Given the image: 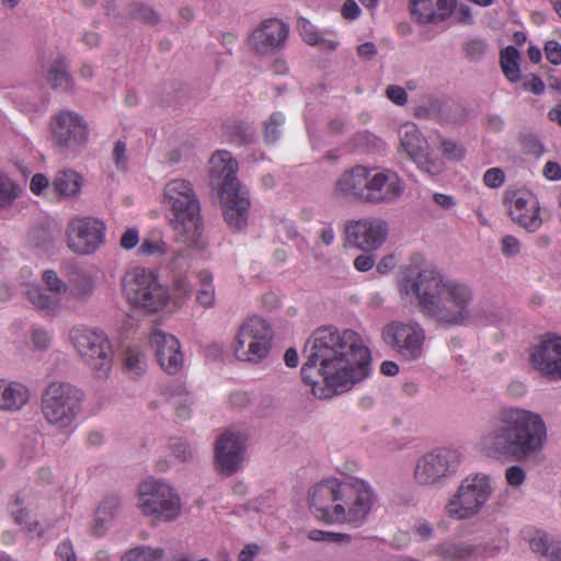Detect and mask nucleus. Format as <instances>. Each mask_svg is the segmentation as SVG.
<instances>
[{"mask_svg":"<svg viewBox=\"0 0 561 561\" xmlns=\"http://www.w3.org/2000/svg\"><path fill=\"white\" fill-rule=\"evenodd\" d=\"M302 380L319 399L351 390L370 371V353L353 330L321 327L305 345Z\"/></svg>","mask_w":561,"mask_h":561,"instance_id":"obj_1","label":"nucleus"},{"mask_svg":"<svg viewBox=\"0 0 561 561\" xmlns=\"http://www.w3.org/2000/svg\"><path fill=\"white\" fill-rule=\"evenodd\" d=\"M547 438L546 423L538 413L504 407L493 416L490 431L480 439V447L490 457L523 462L537 458Z\"/></svg>","mask_w":561,"mask_h":561,"instance_id":"obj_2","label":"nucleus"},{"mask_svg":"<svg viewBox=\"0 0 561 561\" xmlns=\"http://www.w3.org/2000/svg\"><path fill=\"white\" fill-rule=\"evenodd\" d=\"M414 296L425 317L444 328L466 325L472 318V289L465 283L448 279L435 266H425L400 288Z\"/></svg>","mask_w":561,"mask_h":561,"instance_id":"obj_3","label":"nucleus"},{"mask_svg":"<svg viewBox=\"0 0 561 561\" xmlns=\"http://www.w3.org/2000/svg\"><path fill=\"white\" fill-rule=\"evenodd\" d=\"M209 178L219 191L225 220L230 228L242 230L248 222L249 193L238 181V162L226 150L216 151L209 160Z\"/></svg>","mask_w":561,"mask_h":561,"instance_id":"obj_4","label":"nucleus"},{"mask_svg":"<svg viewBox=\"0 0 561 561\" xmlns=\"http://www.w3.org/2000/svg\"><path fill=\"white\" fill-rule=\"evenodd\" d=\"M164 202L172 209V225L178 239L188 245H199L203 226L199 203L191 182L170 181L164 186Z\"/></svg>","mask_w":561,"mask_h":561,"instance_id":"obj_5","label":"nucleus"},{"mask_svg":"<svg viewBox=\"0 0 561 561\" xmlns=\"http://www.w3.org/2000/svg\"><path fill=\"white\" fill-rule=\"evenodd\" d=\"M83 397V392L76 386L54 381L42 393V414L55 430L59 432L70 431L82 411Z\"/></svg>","mask_w":561,"mask_h":561,"instance_id":"obj_6","label":"nucleus"},{"mask_svg":"<svg viewBox=\"0 0 561 561\" xmlns=\"http://www.w3.org/2000/svg\"><path fill=\"white\" fill-rule=\"evenodd\" d=\"M137 507L153 522L170 523L180 516L182 503L171 484L150 478L138 485Z\"/></svg>","mask_w":561,"mask_h":561,"instance_id":"obj_7","label":"nucleus"},{"mask_svg":"<svg viewBox=\"0 0 561 561\" xmlns=\"http://www.w3.org/2000/svg\"><path fill=\"white\" fill-rule=\"evenodd\" d=\"M492 491L491 480L488 476L482 473L468 476L448 499L444 512L447 517L456 520L474 518L485 506Z\"/></svg>","mask_w":561,"mask_h":561,"instance_id":"obj_8","label":"nucleus"},{"mask_svg":"<svg viewBox=\"0 0 561 561\" xmlns=\"http://www.w3.org/2000/svg\"><path fill=\"white\" fill-rule=\"evenodd\" d=\"M461 460L462 455L457 448H433L416 459L413 479L421 486L440 485L456 474Z\"/></svg>","mask_w":561,"mask_h":561,"instance_id":"obj_9","label":"nucleus"},{"mask_svg":"<svg viewBox=\"0 0 561 561\" xmlns=\"http://www.w3.org/2000/svg\"><path fill=\"white\" fill-rule=\"evenodd\" d=\"M272 342L271 325L260 317H251L239 327L232 353L241 362L257 364L268 356Z\"/></svg>","mask_w":561,"mask_h":561,"instance_id":"obj_10","label":"nucleus"},{"mask_svg":"<svg viewBox=\"0 0 561 561\" xmlns=\"http://www.w3.org/2000/svg\"><path fill=\"white\" fill-rule=\"evenodd\" d=\"M126 299L135 307L156 312L164 308L170 299L168 289L157 276L144 267H135L123 280Z\"/></svg>","mask_w":561,"mask_h":561,"instance_id":"obj_11","label":"nucleus"},{"mask_svg":"<svg viewBox=\"0 0 561 561\" xmlns=\"http://www.w3.org/2000/svg\"><path fill=\"white\" fill-rule=\"evenodd\" d=\"M69 341L78 355L99 377H105L113 358L112 345L104 332L82 325L69 331Z\"/></svg>","mask_w":561,"mask_h":561,"instance_id":"obj_12","label":"nucleus"},{"mask_svg":"<svg viewBox=\"0 0 561 561\" xmlns=\"http://www.w3.org/2000/svg\"><path fill=\"white\" fill-rule=\"evenodd\" d=\"M381 339L407 362L417 360L424 354L425 330L413 319L390 321L382 328Z\"/></svg>","mask_w":561,"mask_h":561,"instance_id":"obj_13","label":"nucleus"},{"mask_svg":"<svg viewBox=\"0 0 561 561\" xmlns=\"http://www.w3.org/2000/svg\"><path fill=\"white\" fill-rule=\"evenodd\" d=\"M49 133L53 146L61 153H77L89 142L87 121L73 111L62 110L51 116Z\"/></svg>","mask_w":561,"mask_h":561,"instance_id":"obj_14","label":"nucleus"},{"mask_svg":"<svg viewBox=\"0 0 561 561\" xmlns=\"http://www.w3.org/2000/svg\"><path fill=\"white\" fill-rule=\"evenodd\" d=\"M340 504L335 511L339 524L362 526L367 519L375 501L371 488L362 480L340 482Z\"/></svg>","mask_w":561,"mask_h":561,"instance_id":"obj_15","label":"nucleus"},{"mask_svg":"<svg viewBox=\"0 0 561 561\" xmlns=\"http://www.w3.org/2000/svg\"><path fill=\"white\" fill-rule=\"evenodd\" d=\"M105 224L92 216L71 218L65 229L66 244L70 252L84 256L95 253L105 243Z\"/></svg>","mask_w":561,"mask_h":561,"instance_id":"obj_16","label":"nucleus"},{"mask_svg":"<svg viewBox=\"0 0 561 561\" xmlns=\"http://www.w3.org/2000/svg\"><path fill=\"white\" fill-rule=\"evenodd\" d=\"M388 231V224L381 218L348 220L344 226L345 244L365 252L375 251L385 243Z\"/></svg>","mask_w":561,"mask_h":561,"instance_id":"obj_17","label":"nucleus"},{"mask_svg":"<svg viewBox=\"0 0 561 561\" xmlns=\"http://www.w3.org/2000/svg\"><path fill=\"white\" fill-rule=\"evenodd\" d=\"M400 146L420 168L431 174H437L443 169V162L433 157L427 141L422 137L417 127L412 123L402 125L399 129Z\"/></svg>","mask_w":561,"mask_h":561,"instance_id":"obj_18","label":"nucleus"},{"mask_svg":"<svg viewBox=\"0 0 561 561\" xmlns=\"http://www.w3.org/2000/svg\"><path fill=\"white\" fill-rule=\"evenodd\" d=\"M404 191L405 183L394 171L389 169L370 170L366 203L371 205L393 204L403 195Z\"/></svg>","mask_w":561,"mask_h":561,"instance_id":"obj_19","label":"nucleus"},{"mask_svg":"<svg viewBox=\"0 0 561 561\" xmlns=\"http://www.w3.org/2000/svg\"><path fill=\"white\" fill-rule=\"evenodd\" d=\"M340 497V481L324 480L309 490V505L316 518L328 524H339L335 511Z\"/></svg>","mask_w":561,"mask_h":561,"instance_id":"obj_20","label":"nucleus"},{"mask_svg":"<svg viewBox=\"0 0 561 561\" xmlns=\"http://www.w3.org/2000/svg\"><path fill=\"white\" fill-rule=\"evenodd\" d=\"M244 437L240 433L226 431L217 438L215 444V466L218 472L231 476L242 463Z\"/></svg>","mask_w":561,"mask_h":561,"instance_id":"obj_21","label":"nucleus"},{"mask_svg":"<svg viewBox=\"0 0 561 561\" xmlns=\"http://www.w3.org/2000/svg\"><path fill=\"white\" fill-rule=\"evenodd\" d=\"M288 36V27L278 19L261 22L251 33L249 45L259 55H268L280 49Z\"/></svg>","mask_w":561,"mask_h":561,"instance_id":"obj_22","label":"nucleus"},{"mask_svg":"<svg viewBox=\"0 0 561 561\" xmlns=\"http://www.w3.org/2000/svg\"><path fill=\"white\" fill-rule=\"evenodd\" d=\"M534 368L550 381L561 380V337L543 340L530 354Z\"/></svg>","mask_w":561,"mask_h":561,"instance_id":"obj_23","label":"nucleus"},{"mask_svg":"<svg viewBox=\"0 0 561 561\" xmlns=\"http://www.w3.org/2000/svg\"><path fill=\"white\" fill-rule=\"evenodd\" d=\"M149 341L161 368L170 375L180 371L184 358L179 340L161 329H153Z\"/></svg>","mask_w":561,"mask_h":561,"instance_id":"obj_24","label":"nucleus"},{"mask_svg":"<svg viewBox=\"0 0 561 561\" xmlns=\"http://www.w3.org/2000/svg\"><path fill=\"white\" fill-rule=\"evenodd\" d=\"M539 210V202L531 192L517 191L510 197L512 219L529 231H536L542 224Z\"/></svg>","mask_w":561,"mask_h":561,"instance_id":"obj_25","label":"nucleus"},{"mask_svg":"<svg viewBox=\"0 0 561 561\" xmlns=\"http://www.w3.org/2000/svg\"><path fill=\"white\" fill-rule=\"evenodd\" d=\"M370 169L363 165L344 171L335 182L333 193L339 198L367 201L368 176Z\"/></svg>","mask_w":561,"mask_h":561,"instance_id":"obj_26","label":"nucleus"},{"mask_svg":"<svg viewBox=\"0 0 561 561\" xmlns=\"http://www.w3.org/2000/svg\"><path fill=\"white\" fill-rule=\"evenodd\" d=\"M457 0H409L411 18L419 24H439L449 18Z\"/></svg>","mask_w":561,"mask_h":561,"instance_id":"obj_27","label":"nucleus"},{"mask_svg":"<svg viewBox=\"0 0 561 561\" xmlns=\"http://www.w3.org/2000/svg\"><path fill=\"white\" fill-rule=\"evenodd\" d=\"M523 538L540 561H561V539L531 527L523 530Z\"/></svg>","mask_w":561,"mask_h":561,"instance_id":"obj_28","label":"nucleus"},{"mask_svg":"<svg viewBox=\"0 0 561 561\" xmlns=\"http://www.w3.org/2000/svg\"><path fill=\"white\" fill-rule=\"evenodd\" d=\"M84 179L73 169L59 170L53 180V187L62 199H78L81 195Z\"/></svg>","mask_w":561,"mask_h":561,"instance_id":"obj_29","label":"nucleus"},{"mask_svg":"<svg viewBox=\"0 0 561 561\" xmlns=\"http://www.w3.org/2000/svg\"><path fill=\"white\" fill-rule=\"evenodd\" d=\"M26 386L16 381L0 379V410L18 411L28 401Z\"/></svg>","mask_w":561,"mask_h":561,"instance_id":"obj_30","label":"nucleus"},{"mask_svg":"<svg viewBox=\"0 0 561 561\" xmlns=\"http://www.w3.org/2000/svg\"><path fill=\"white\" fill-rule=\"evenodd\" d=\"M480 550L479 546L467 542H444L433 549V553L444 561H468Z\"/></svg>","mask_w":561,"mask_h":561,"instance_id":"obj_31","label":"nucleus"},{"mask_svg":"<svg viewBox=\"0 0 561 561\" xmlns=\"http://www.w3.org/2000/svg\"><path fill=\"white\" fill-rule=\"evenodd\" d=\"M46 79L54 88L69 90L73 87L72 78L68 71V65L62 57L54 59L47 66Z\"/></svg>","mask_w":561,"mask_h":561,"instance_id":"obj_32","label":"nucleus"},{"mask_svg":"<svg viewBox=\"0 0 561 561\" xmlns=\"http://www.w3.org/2000/svg\"><path fill=\"white\" fill-rule=\"evenodd\" d=\"M297 27L305 43L310 46H319L325 50H334L337 46L335 41L323 37L314 25L304 18L298 20Z\"/></svg>","mask_w":561,"mask_h":561,"instance_id":"obj_33","label":"nucleus"},{"mask_svg":"<svg viewBox=\"0 0 561 561\" xmlns=\"http://www.w3.org/2000/svg\"><path fill=\"white\" fill-rule=\"evenodd\" d=\"M25 294L28 301L38 310L54 311L58 307L59 299L39 285H27Z\"/></svg>","mask_w":561,"mask_h":561,"instance_id":"obj_34","label":"nucleus"},{"mask_svg":"<svg viewBox=\"0 0 561 561\" xmlns=\"http://www.w3.org/2000/svg\"><path fill=\"white\" fill-rule=\"evenodd\" d=\"M55 242L51 230L45 226L34 227L27 234V245L36 252L49 251Z\"/></svg>","mask_w":561,"mask_h":561,"instance_id":"obj_35","label":"nucleus"},{"mask_svg":"<svg viewBox=\"0 0 561 561\" xmlns=\"http://www.w3.org/2000/svg\"><path fill=\"white\" fill-rule=\"evenodd\" d=\"M519 53L514 46H507L501 53V67L505 77L516 82L520 79V72L518 67Z\"/></svg>","mask_w":561,"mask_h":561,"instance_id":"obj_36","label":"nucleus"},{"mask_svg":"<svg viewBox=\"0 0 561 561\" xmlns=\"http://www.w3.org/2000/svg\"><path fill=\"white\" fill-rule=\"evenodd\" d=\"M170 404L174 408L175 414L182 420L191 416L193 396L182 388H176L169 398Z\"/></svg>","mask_w":561,"mask_h":561,"instance_id":"obj_37","label":"nucleus"},{"mask_svg":"<svg viewBox=\"0 0 561 561\" xmlns=\"http://www.w3.org/2000/svg\"><path fill=\"white\" fill-rule=\"evenodd\" d=\"M198 280L199 289L197 290L196 301L204 308H209L215 301L213 275L208 271H202L198 274Z\"/></svg>","mask_w":561,"mask_h":561,"instance_id":"obj_38","label":"nucleus"},{"mask_svg":"<svg viewBox=\"0 0 561 561\" xmlns=\"http://www.w3.org/2000/svg\"><path fill=\"white\" fill-rule=\"evenodd\" d=\"M94 291V280L87 273H77L71 280V296L79 301H85Z\"/></svg>","mask_w":561,"mask_h":561,"instance_id":"obj_39","label":"nucleus"},{"mask_svg":"<svg viewBox=\"0 0 561 561\" xmlns=\"http://www.w3.org/2000/svg\"><path fill=\"white\" fill-rule=\"evenodd\" d=\"M137 251L142 256L160 257L167 254L168 244L159 236L152 234L144 239Z\"/></svg>","mask_w":561,"mask_h":561,"instance_id":"obj_40","label":"nucleus"},{"mask_svg":"<svg viewBox=\"0 0 561 561\" xmlns=\"http://www.w3.org/2000/svg\"><path fill=\"white\" fill-rule=\"evenodd\" d=\"M21 188L8 176L0 174V208L10 207L19 197Z\"/></svg>","mask_w":561,"mask_h":561,"instance_id":"obj_41","label":"nucleus"},{"mask_svg":"<svg viewBox=\"0 0 561 561\" xmlns=\"http://www.w3.org/2000/svg\"><path fill=\"white\" fill-rule=\"evenodd\" d=\"M42 280L46 286L47 291L60 299V296L67 293L68 285L59 278L57 273L53 270H47L42 275Z\"/></svg>","mask_w":561,"mask_h":561,"instance_id":"obj_42","label":"nucleus"},{"mask_svg":"<svg viewBox=\"0 0 561 561\" xmlns=\"http://www.w3.org/2000/svg\"><path fill=\"white\" fill-rule=\"evenodd\" d=\"M308 538L313 541H325L333 543H350L352 537L344 533L324 531L319 529L310 530Z\"/></svg>","mask_w":561,"mask_h":561,"instance_id":"obj_43","label":"nucleus"},{"mask_svg":"<svg viewBox=\"0 0 561 561\" xmlns=\"http://www.w3.org/2000/svg\"><path fill=\"white\" fill-rule=\"evenodd\" d=\"M161 556V551L150 548H136L124 556V561H153Z\"/></svg>","mask_w":561,"mask_h":561,"instance_id":"obj_44","label":"nucleus"},{"mask_svg":"<svg viewBox=\"0 0 561 561\" xmlns=\"http://www.w3.org/2000/svg\"><path fill=\"white\" fill-rule=\"evenodd\" d=\"M125 365L128 370L139 375L145 370L146 360L144 354L136 350H128L125 354Z\"/></svg>","mask_w":561,"mask_h":561,"instance_id":"obj_45","label":"nucleus"},{"mask_svg":"<svg viewBox=\"0 0 561 561\" xmlns=\"http://www.w3.org/2000/svg\"><path fill=\"white\" fill-rule=\"evenodd\" d=\"M486 43L481 38L468 41L463 46L466 57L470 60H479L486 51Z\"/></svg>","mask_w":561,"mask_h":561,"instance_id":"obj_46","label":"nucleus"},{"mask_svg":"<svg viewBox=\"0 0 561 561\" xmlns=\"http://www.w3.org/2000/svg\"><path fill=\"white\" fill-rule=\"evenodd\" d=\"M10 513L19 524H27L28 522V508L25 504V499L21 495H16L14 501L10 504Z\"/></svg>","mask_w":561,"mask_h":561,"instance_id":"obj_47","label":"nucleus"},{"mask_svg":"<svg viewBox=\"0 0 561 561\" xmlns=\"http://www.w3.org/2000/svg\"><path fill=\"white\" fill-rule=\"evenodd\" d=\"M119 506H121L119 499L115 495H111V496L105 497L102 501V503L98 507L96 512L99 514L103 515L102 517H107L111 520H113Z\"/></svg>","mask_w":561,"mask_h":561,"instance_id":"obj_48","label":"nucleus"},{"mask_svg":"<svg viewBox=\"0 0 561 561\" xmlns=\"http://www.w3.org/2000/svg\"><path fill=\"white\" fill-rule=\"evenodd\" d=\"M30 341L34 350L44 351L50 346L51 336L44 329H34L31 332Z\"/></svg>","mask_w":561,"mask_h":561,"instance_id":"obj_49","label":"nucleus"},{"mask_svg":"<svg viewBox=\"0 0 561 561\" xmlns=\"http://www.w3.org/2000/svg\"><path fill=\"white\" fill-rule=\"evenodd\" d=\"M172 454L180 462H188L194 458V449L185 440H179L172 445Z\"/></svg>","mask_w":561,"mask_h":561,"instance_id":"obj_50","label":"nucleus"},{"mask_svg":"<svg viewBox=\"0 0 561 561\" xmlns=\"http://www.w3.org/2000/svg\"><path fill=\"white\" fill-rule=\"evenodd\" d=\"M285 122L282 113L272 114L265 123V136L268 140H275L279 136L278 128Z\"/></svg>","mask_w":561,"mask_h":561,"instance_id":"obj_51","label":"nucleus"},{"mask_svg":"<svg viewBox=\"0 0 561 561\" xmlns=\"http://www.w3.org/2000/svg\"><path fill=\"white\" fill-rule=\"evenodd\" d=\"M523 150L527 154L540 156L543 151L542 145L537 137L533 135H524L520 138Z\"/></svg>","mask_w":561,"mask_h":561,"instance_id":"obj_52","label":"nucleus"},{"mask_svg":"<svg viewBox=\"0 0 561 561\" xmlns=\"http://www.w3.org/2000/svg\"><path fill=\"white\" fill-rule=\"evenodd\" d=\"M505 479L511 486L516 488L524 483L526 472L522 467L515 465L506 469Z\"/></svg>","mask_w":561,"mask_h":561,"instance_id":"obj_53","label":"nucleus"},{"mask_svg":"<svg viewBox=\"0 0 561 561\" xmlns=\"http://www.w3.org/2000/svg\"><path fill=\"white\" fill-rule=\"evenodd\" d=\"M501 251L503 255L513 257L520 251V243L517 238L513 236H505L501 240Z\"/></svg>","mask_w":561,"mask_h":561,"instance_id":"obj_54","label":"nucleus"},{"mask_svg":"<svg viewBox=\"0 0 561 561\" xmlns=\"http://www.w3.org/2000/svg\"><path fill=\"white\" fill-rule=\"evenodd\" d=\"M504 172L499 168L489 169L483 175V182L486 186L496 188L504 182Z\"/></svg>","mask_w":561,"mask_h":561,"instance_id":"obj_55","label":"nucleus"},{"mask_svg":"<svg viewBox=\"0 0 561 561\" xmlns=\"http://www.w3.org/2000/svg\"><path fill=\"white\" fill-rule=\"evenodd\" d=\"M133 15L135 19L148 24H156L159 21L157 13L152 9L144 5L136 7Z\"/></svg>","mask_w":561,"mask_h":561,"instance_id":"obj_56","label":"nucleus"},{"mask_svg":"<svg viewBox=\"0 0 561 561\" xmlns=\"http://www.w3.org/2000/svg\"><path fill=\"white\" fill-rule=\"evenodd\" d=\"M386 95L397 105H404L408 102V94L405 90L399 85L387 87Z\"/></svg>","mask_w":561,"mask_h":561,"instance_id":"obj_57","label":"nucleus"},{"mask_svg":"<svg viewBox=\"0 0 561 561\" xmlns=\"http://www.w3.org/2000/svg\"><path fill=\"white\" fill-rule=\"evenodd\" d=\"M112 156L117 168H126L128 159L126 154V145L124 141L118 140L115 142Z\"/></svg>","mask_w":561,"mask_h":561,"instance_id":"obj_58","label":"nucleus"},{"mask_svg":"<svg viewBox=\"0 0 561 561\" xmlns=\"http://www.w3.org/2000/svg\"><path fill=\"white\" fill-rule=\"evenodd\" d=\"M139 242V232L135 228L127 229L119 240V245L124 250L134 249Z\"/></svg>","mask_w":561,"mask_h":561,"instance_id":"obj_59","label":"nucleus"},{"mask_svg":"<svg viewBox=\"0 0 561 561\" xmlns=\"http://www.w3.org/2000/svg\"><path fill=\"white\" fill-rule=\"evenodd\" d=\"M547 59L553 65L561 64V45L556 41H549L545 46Z\"/></svg>","mask_w":561,"mask_h":561,"instance_id":"obj_60","label":"nucleus"},{"mask_svg":"<svg viewBox=\"0 0 561 561\" xmlns=\"http://www.w3.org/2000/svg\"><path fill=\"white\" fill-rule=\"evenodd\" d=\"M56 556L60 561H76V553L70 540L60 542L56 549Z\"/></svg>","mask_w":561,"mask_h":561,"instance_id":"obj_61","label":"nucleus"},{"mask_svg":"<svg viewBox=\"0 0 561 561\" xmlns=\"http://www.w3.org/2000/svg\"><path fill=\"white\" fill-rule=\"evenodd\" d=\"M173 287H174L175 298L176 299L179 298L180 300L186 299L192 291L191 285L187 282V279L182 278V277L174 280Z\"/></svg>","mask_w":561,"mask_h":561,"instance_id":"obj_62","label":"nucleus"},{"mask_svg":"<svg viewBox=\"0 0 561 561\" xmlns=\"http://www.w3.org/2000/svg\"><path fill=\"white\" fill-rule=\"evenodd\" d=\"M48 185L49 180L42 173L34 174L30 182V188L36 195H39Z\"/></svg>","mask_w":561,"mask_h":561,"instance_id":"obj_63","label":"nucleus"},{"mask_svg":"<svg viewBox=\"0 0 561 561\" xmlns=\"http://www.w3.org/2000/svg\"><path fill=\"white\" fill-rule=\"evenodd\" d=\"M375 265V257L371 254H368L367 252L364 254L358 255L354 260V266L359 272H367Z\"/></svg>","mask_w":561,"mask_h":561,"instance_id":"obj_64","label":"nucleus"}]
</instances>
